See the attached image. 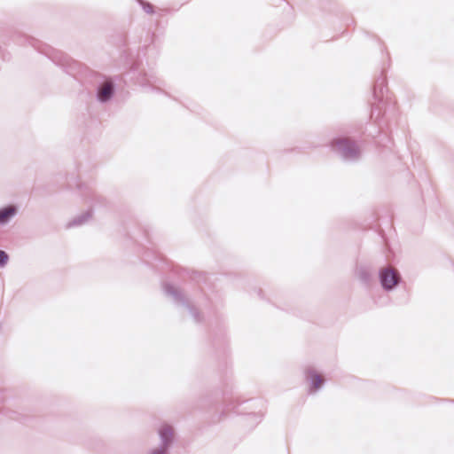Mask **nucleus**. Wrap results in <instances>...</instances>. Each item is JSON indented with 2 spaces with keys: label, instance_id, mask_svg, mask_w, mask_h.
<instances>
[{
  "label": "nucleus",
  "instance_id": "1",
  "mask_svg": "<svg viewBox=\"0 0 454 454\" xmlns=\"http://www.w3.org/2000/svg\"><path fill=\"white\" fill-rule=\"evenodd\" d=\"M398 281L397 272L391 269H387L381 272V282L385 288H393Z\"/></svg>",
  "mask_w": 454,
  "mask_h": 454
},
{
  "label": "nucleus",
  "instance_id": "2",
  "mask_svg": "<svg viewBox=\"0 0 454 454\" xmlns=\"http://www.w3.org/2000/svg\"><path fill=\"white\" fill-rule=\"evenodd\" d=\"M113 92V84L111 82H106L98 91V98L101 101L107 100Z\"/></svg>",
  "mask_w": 454,
  "mask_h": 454
},
{
  "label": "nucleus",
  "instance_id": "3",
  "mask_svg": "<svg viewBox=\"0 0 454 454\" xmlns=\"http://www.w3.org/2000/svg\"><path fill=\"white\" fill-rule=\"evenodd\" d=\"M308 378L310 380L314 389H317L318 387H320L324 382L322 375L318 374L315 371H309Z\"/></svg>",
  "mask_w": 454,
  "mask_h": 454
},
{
  "label": "nucleus",
  "instance_id": "4",
  "mask_svg": "<svg viewBox=\"0 0 454 454\" xmlns=\"http://www.w3.org/2000/svg\"><path fill=\"white\" fill-rule=\"evenodd\" d=\"M16 209L14 207H7L0 210V223H4L8 221L10 217L14 215Z\"/></svg>",
  "mask_w": 454,
  "mask_h": 454
},
{
  "label": "nucleus",
  "instance_id": "5",
  "mask_svg": "<svg viewBox=\"0 0 454 454\" xmlns=\"http://www.w3.org/2000/svg\"><path fill=\"white\" fill-rule=\"evenodd\" d=\"M160 435H161V437H162L163 439H165L166 441H168V440L170 438V436H172V434H173V430H172V428H171L170 427H168V426H164V427H162L160 428Z\"/></svg>",
  "mask_w": 454,
  "mask_h": 454
},
{
  "label": "nucleus",
  "instance_id": "6",
  "mask_svg": "<svg viewBox=\"0 0 454 454\" xmlns=\"http://www.w3.org/2000/svg\"><path fill=\"white\" fill-rule=\"evenodd\" d=\"M350 145V141L347 138L339 139L333 142V146L337 149H340L341 147H348Z\"/></svg>",
  "mask_w": 454,
  "mask_h": 454
},
{
  "label": "nucleus",
  "instance_id": "7",
  "mask_svg": "<svg viewBox=\"0 0 454 454\" xmlns=\"http://www.w3.org/2000/svg\"><path fill=\"white\" fill-rule=\"evenodd\" d=\"M8 255L4 251L0 250V264L4 265L7 262Z\"/></svg>",
  "mask_w": 454,
  "mask_h": 454
},
{
  "label": "nucleus",
  "instance_id": "8",
  "mask_svg": "<svg viewBox=\"0 0 454 454\" xmlns=\"http://www.w3.org/2000/svg\"><path fill=\"white\" fill-rule=\"evenodd\" d=\"M152 454H166V451L164 450H156V451H153Z\"/></svg>",
  "mask_w": 454,
  "mask_h": 454
}]
</instances>
